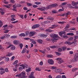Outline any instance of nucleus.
<instances>
[{"label":"nucleus","mask_w":78,"mask_h":78,"mask_svg":"<svg viewBox=\"0 0 78 78\" xmlns=\"http://www.w3.org/2000/svg\"><path fill=\"white\" fill-rule=\"evenodd\" d=\"M53 38L51 39V41H52V42H56V41L58 40V39L56 38H59V37L57 34H54L53 35Z\"/></svg>","instance_id":"1"},{"label":"nucleus","mask_w":78,"mask_h":78,"mask_svg":"<svg viewBox=\"0 0 78 78\" xmlns=\"http://www.w3.org/2000/svg\"><path fill=\"white\" fill-rule=\"evenodd\" d=\"M78 60V53H76L75 54L74 58L71 60V62H77Z\"/></svg>","instance_id":"2"},{"label":"nucleus","mask_w":78,"mask_h":78,"mask_svg":"<svg viewBox=\"0 0 78 78\" xmlns=\"http://www.w3.org/2000/svg\"><path fill=\"white\" fill-rule=\"evenodd\" d=\"M48 8V6L47 7L45 8V7H42V8H38L37 9L38 10H40V11H45V10H47V9H48L49 8Z\"/></svg>","instance_id":"3"},{"label":"nucleus","mask_w":78,"mask_h":78,"mask_svg":"<svg viewBox=\"0 0 78 78\" xmlns=\"http://www.w3.org/2000/svg\"><path fill=\"white\" fill-rule=\"evenodd\" d=\"M58 5L57 4H52L49 5H48V8H52V7H56L58 6Z\"/></svg>","instance_id":"4"},{"label":"nucleus","mask_w":78,"mask_h":78,"mask_svg":"<svg viewBox=\"0 0 78 78\" xmlns=\"http://www.w3.org/2000/svg\"><path fill=\"white\" fill-rule=\"evenodd\" d=\"M56 60L58 61V63L59 64H62L64 61H62V58H56Z\"/></svg>","instance_id":"5"},{"label":"nucleus","mask_w":78,"mask_h":78,"mask_svg":"<svg viewBox=\"0 0 78 78\" xmlns=\"http://www.w3.org/2000/svg\"><path fill=\"white\" fill-rule=\"evenodd\" d=\"M48 62L49 64H51V65H53L54 64V62H53V60L52 59H48Z\"/></svg>","instance_id":"6"},{"label":"nucleus","mask_w":78,"mask_h":78,"mask_svg":"<svg viewBox=\"0 0 78 78\" xmlns=\"http://www.w3.org/2000/svg\"><path fill=\"white\" fill-rule=\"evenodd\" d=\"M39 27H40V25L39 24H36L34 25L32 27V29H35L37 28H39Z\"/></svg>","instance_id":"7"},{"label":"nucleus","mask_w":78,"mask_h":78,"mask_svg":"<svg viewBox=\"0 0 78 78\" xmlns=\"http://www.w3.org/2000/svg\"><path fill=\"white\" fill-rule=\"evenodd\" d=\"M36 34V32L34 31H30L29 33L30 36H33Z\"/></svg>","instance_id":"8"},{"label":"nucleus","mask_w":78,"mask_h":78,"mask_svg":"<svg viewBox=\"0 0 78 78\" xmlns=\"http://www.w3.org/2000/svg\"><path fill=\"white\" fill-rule=\"evenodd\" d=\"M13 43L15 45H18L20 44V42L18 40H15L13 41Z\"/></svg>","instance_id":"9"},{"label":"nucleus","mask_w":78,"mask_h":78,"mask_svg":"<svg viewBox=\"0 0 78 78\" xmlns=\"http://www.w3.org/2000/svg\"><path fill=\"white\" fill-rule=\"evenodd\" d=\"M52 27H49V28L51 29H53V28H55L56 27H58V25H55V24H53L51 26Z\"/></svg>","instance_id":"10"},{"label":"nucleus","mask_w":78,"mask_h":78,"mask_svg":"<svg viewBox=\"0 0 78 78\" xmlns=\"http://www.w3.org/2000/svg\"><path fill=\"white\" fill-rule=\"evenodd\" d=\"M34 73L32 72L29 76L30 78H35V77L34 76Z\"/></svg>","instance_id":"11"},{"label":"nucleus","mask_w":78,"mask_h":78,"mask_svg":"<svg viewBox=\"0 0 78 78\" xmlns=\"http://www.w3.org/2000/svg\"><path fill=\"white\" fill-rule=\"evenodd\" d=\"M55 72L56 73H58V72H62V70L60 69H56L55 70Z\"/></svg>","instance_id":"12"},{"label":"nucleus","mask_w":78,"mask_h":78,"mask_svg":"<svg viewBox=\"0 0 78 78\" xmlns=\"http://www.w3.org/2000/svg\"><path fill=\"white\" fill-rule=\"evenodd\" d=\"M65 32L64 31H61L59 33V34L60 36H61V37H62V35L64 34H65Z\"/></svg>","instance_id":"13"},{"label":"nucleus","mask_w":78,"mask_h":78,"mask_svg":"<svg viewBox=\"0 0 78 78\" xmlns=\"http://www.w3.org/2000/svg\"><path fill=\"white\" fill-rule=\"evenodd\" d=\"M27 48H24L22 51L21 52V53H22V54H23V53H25V52H26V51H27Z\"/></svg>","instance_id":"14"},{"label":"nucleus","mask_w":78,"mask_h":78,"mask_svg":"<svg viewBox=\"0 0 78 78\" xmlns=\"http://www.w3.org/2000/svg\"><path fill=\"white\" fill-rule=\"evenodd\" d=\"M40 36L41 37H47V35L44 34H40Z\"/></svg>","instance_id":"15"},{"label":"nucleus","mask_w":78,"mask_h":78,"mask_svg":"<svg viewBox=\"0 0 78 78\" xmlns=\"http://www.w3.org/2000/svg\"><path fill=\"white\" fill-rule=\"evenodd\" d=\"M37 42H38L39 44H42V43L43 41L41 39H37Z\"/></svg>","instance_id":"16"},{"label":"nucleus","mask_w":78,"mask_h":78,"mask_svg":"<svg viewBox=\"0 0 78 78\" xmlns=\"http://www.w3.org/2000/svg\"><path fill=\"white\" fill-rule=\"evenodd\" d=\"M4 36L5 38H8L9 37H10V35L8 34H5Z\"/></svg>","instance_id":"17"},{"label":"nucleus","mask_w":78,"mask_h":78,"mask_svg":"<svg viewBox=\"0 0 78 78\" xmlns=\"http://www.w3.org/2000/svg\"><path fill=\"white\" fill-rule=\"evenodd\" d=\"M19 36H20L21 37H25L26 36V35L24 34V33H21L19 35Z\"/></svg>","instance_id":"18"},{"label":"nucleus","mask_w":78,"mask_h":78,"mask_svg":"<svg viewBox=\"0 0 78 78\" xmlns=\"http://www.w3.org/2000/svg\"><path fill=\"white\" fill-rule=\"evenodd\" d=\"M64 44H68L69 45H70L71 44V42L67 41H66L64 42Z\"/></svg>","instance_id":"19"},{"label":"nucleus","mask_w":78,"mask_h":78,"mask_svg":"<svg viewBox=\"0 0 78 78\" xmlns=\"http://www.w3.org/2000/svg\"><path fill=\"white\" fill-rule=\"evenodd\" d=\"M73 40V37H69L68 39L69 41H72Z\"/></svg>","instance_id":"20"},{"label":"nucleus","mask_w":78,"mask_h":78,"mask_svg":"<svg viewBox=\"0 0 78 78\" xmlns=\"http://www.w3.org/2000/svg\"><path fill=\"white\" fill-rule=\"evenodd\" d=\"M78 70V68H73L72 69V71L73 72H75V71H76Z\"/></svg>","instance_id":"21"},{"label":"nucleus","mask_w":78,"mask_h":78,"mask_svg":"<svg viewBox=\"0 0 78 78\" xmlns=\"http://www.w3.org/2000/svg\"><path fill=\"white\" fill-rule=\"evenodd\" d=\"M17 37V36L16 35L12 36L10 37L11 39H16Z\"/></svg>","instance_id":"22"},{"label":"nucleus","mask_w":78,"mask_h":78,"mask_svg":"<svg viewBox=\"0 0 78 78\" xmlns=\"http://www.w3.org/2000/svg\"><path fill=\"white\" fill-rule=\"evenodd\" d=\"M76 42H77L76 40H74L72 42H71V45L73 44H76Z\"/></svg>","instance_id":"23"},{"label":"nucleus","mask_w":78,"mask_h":78,"mask_svg":"<svg viewBox=\"0 0 78 78\" xmlns=\"http://www.w3.org/2000/svg\"><path fill=\"white\" fill-rule=\"evenodd\" d=\"M46 31H47V32H49L50 33H51L53 31V30L51 29H47L46 30Z\"/></svg>","instance_id":"24"},{"label":"nucleus","mask_w":78,"mask_h":78,"mask_svg":"<svg viewBox=\"0 0 78 78\" xmlns=\"http://www.w3.org/2000/svg\"><path fill=\"white\" fill-rule=\"evenodd\" d=\"M13 70L15 72H17V68L14 67L12 68Z\"/></svg>","instance_id":"25"},{"label":"nucleus","mask_w":78,"mask_h":78,"mask_svg":"<svg viewBox=\"0 0 78 78\" xmlns=\"http://www.w3.org/2000/svg\"><path fill=\"white\" fill-rule=\"evenodd\" d=\"M13 55V54L12 52L9 53L7 55H6V56H12Z\"/></svg>","instance_id":"26"},{"label":"nucleus","mask_w":78,"mask_h":78,"mask_svg":"<svg viewBox=\"0 0 78 78\" xmlns=\"http://www.w3.org/2000/svg\"><path fill=\"white\" fill-rule=\"evenodd\" d=\"M18 62H19V61L18 60H16L13 63V65H15V64H17V63H18Z\"/></svg>","instance_id":"27"},{"label":"nucleus","mask_w":78,"mask_h":78,"mask_svg":"<svg viewBox=\"0 0 78 78\" xmlns=\"http://www.w3.org/2000/svg\"><path fill=\"white\" fill-rule=\"evenodd\" d=\"M26 70L27 72H29L31 71V69L30 68H29L28 69H26Z\"/></svg>","instance_id":"28"},{"label":"nucleus","mask_w":78,"mask_h":78,"mask_svg":"<svg viewBox=\"0 0 78 78\" xmlns=\"http://www.w3.org/2000/svg\"><path fill=\"white\" fill-rule=\"evenodd\" d=\"M11 49L12 50H14L16 49V47L14 46H12L11 47Z\"/></svg>","instance_id":"29"},{"label":"nucleus","mask_w":78,"mask_h":78,"mask_svg":"<svg viewBox=\"0 0 78 78\" xmlns=\"http://www.w3.org/2000/svg\"><path fill=\"white\" fill-rule=\"evenodd\" d=\"M67 35L68 36H73L74 34L73 33H68L67 34Z\"/></svg>","instance_id":"30"},{"label":"nucleus","mask_w":78,"mask_h":78,"mask_svg":"<svg viewBox=\"0 0 78 78\" xmlns=\"http://www.w3.org/2000/svg\"><path fill=\"white\" fill-rule=\"evenodd\" d=\"M63 38L65 39H68V38H69V37L67 36V35H66L65 34L63 35Z\"/></svg>","instance_id":"31"},{"label":"nucleus","mask_w":78,"mask_h":78,"mask_svg":"<svg viewBox=\"0 0 78 78\" xmlns=\"http://www.w3.org/2000/svg\"><path fill=\"white\" fill-rule=\"evenodd\" d=\"M48 19L49 20H54V18H52L51 17H48Z\"/></svg>","instance_id":"32"},{"label":"nucleus","mask_w":78,"mask_h":78,"mask_svg":"<svg viewBox=\"0 0 78 78\" xmlns=\"http://www.w3.org/2000/svg\"><path fill=\"white\" fill-rule=\"evenodd\" d=\"M4 33H8L9 31V30H5H5H4Z\"/></svg>","instance_id":"33"},{"label":"nucleus","mask_w":78,"mask_h":78,"mask_svg":"<svg viewBox=\"0 0 78 78\" xmlns=\"http://www.w3.org/2000/svg\"><path fill=\"white\" fill-rule=\"evenodd\" d=\"M27 5L28 6H32V5H33L32 4L29 3H28V2H27Z\"/></svg>","instance_id":"34"},{"label":"nucleus","mask_w":78,"mask_h":78,"mask_svg":"<svg viewBox=\"0 0 78 78\" xmlns=\"http://www.w3.org/2000/svg\"><path fill=\"white\" fill-rule=\"evenodd\" d=\"M4 58H5V56H4L3 57H0V61H1L2 60H3Z\"/></svg>","instance_id":"35"},{"label":"nucleus","mask_w":78,"mask_h":78,"mask_svg":"<svg viewBox=\"0 0 78 78\" xmlns=\"http://www.w3.org/2000/svg\"><path fill=\"white\" fill-rule=\"evenodd\" d=\"M56 66H52L51 67L50 69L52 70H53L54 69H56Z\"/></svg>","instance_id":"36"},{"label":"nucleus","mask_w":78,"mask_h":78,"mask_svg":"<svg viewBox=\"0 0 78 78\" xmlns=\"http://www.w3.org/2000/svg\"><path fill=\"white\" fill-rule=\"evenodd\" d=\"M8 27V25L7 24H6L5 25L3 26L2 27V28H4L3 29V30H5L6 28V27Z\"/></svg>","instance_id":"37"},{"label":"nucleus","mask_w":78,"mask_h":78,"mask_svg":"<svg viewBox=\"0 0 78 78\" xmlns=\"http://www.w3.org/2000/svg\"><path fill=\"white\" fill-rule=\"evenodd\" d=\"M35 4H36V5H41V2H35Z\"/></svg>","instance_id":"38"},{"label":"nucleus","mask_w":78,"mask_h":78,"mask_svg":"<svg viewBox=\"0 0 78 78\" xmlns=\"http://www.w3.org/2000/svg\"><path fill=\"white\" fill-rule=\"evenodd\" d=\"M48 58H53V55H48L47 56Z\"/></svg>","instance_id":"39"},{"label":"nucleus","mask_w":78,"mask_h":78,"mask_svg":"<svg viewBox=\"0 0 78 78\" xmlns=\"http://www.w3.org/2000/svg\"><path fill=\"white\" fill-rule=\"evenodd\" d=\"M35 70H36V71H41V69H39V68L38 67H36L35 68Z\"/></svg>","instance_id":"40"},{"label":"nucleus","mask_w":78,"mask_h":78,"mask_svg":"<svg viewBox=\"0 0 78 78\" xmlns=\"http://www.w3.org/2000/svg\"><path fill=\"white\" fill-rule=\"evenodd\" d=\"M50 47L51 48H56V46H50Z\"/></svg>","instance_id":"41"},{"label":"nucleus","mask_w":78,"mask_h":78,"mask_svg":"<svg viewBox=\"0 0 78 78\" xmlns=\"http://www.w3.org/2000/svg\"><path fill=\"white\" fill-rule=\"evenodd\" d=\"M66 16H68V15H70V12H67V13H66Z\"/></svg>","instance_id":"42"},{"label":"nucleus","mask_w":78,"mask_h":78,"mask_svg":"<svg viewBox=\"0 0 78 78\" xmlns=\"http://www.w3.org/2000/svg\"><path fill=\"white\" fill-rule=\"evenodd\" d=\"M62 51V49L61 48H58V52H61Z\"/></svg>","instance_id":"43"},{"label":"nucleus","mask_w":78,"mask_h":78,"mask_svg":"<svg viewBox=\"0 0 78 78\" xmlns=\"http://www.w3.org/2000/svg\"><path fill=\"white\" fill-rule=\"evenodd\" d=\"M46 51L45 50H44V51H42L41 50H39V51L40 52H41V53H45V52Z\"/></svg>","instance_id":"44"},{"label":"nucleus","mask_w":78,"mask_h":78,"mask_svg":"<svg viewBox=\"0 0 78 78\" xmlns=\"http://www.w3.org/2000/svg\"><path fill=\"white\" fill-rule=\"evenodd\" d=\"M20 48L21 49H22V47H23V44L22 43L20 44Z\"/></svg>","instance_id":"45"},{"label":"nucleus","mask_w":78,"mask_h":78,"mask_svg":"<svg viewBox=\"0 0 78 78\" xmlns=\"http://www.w3.org/2000/svg\"><path fill=\"white\" fill-rule=\"evenodd\" d=\"M3 2L5 4H8V2L6 1V0H3Z\"/></svg>","instance_id":"46"},{"label":"nucleus","mask_w":78,"mask_h":78,"mask_svg":"<svg viewBox=\"0 0 78 78\" xmlns=\"http://www.w3.org/2000/svg\"><path fill=\"white\" fill-rule=\"evenodd\" d=\"M58 23H59V24H64V23H66V22H65L62 21V22H58Z\"/></svg>","instance_id":"47"},{"label":"nucleus","mask_w":78,"mask_h":78,"mask_svg":"<svg viewBox=\"0 0 78 78\" xmlns=\"http://www.w3.org/2000/svg\"><path fill=\"white\" fill-rule=\"evenodd\" d=\"M5 73V71H0V74L1 75H3V73Z\"/></svg>","instance_id":"48"},{"label":"nucleus","mask_w":78,"mask_h":78,"mask_svg":"<svg viewBox=\"0 0 78 78\" xmlns=\"http://www.w3.org/2000/svg\"><path fill=\"white\" fill-rule=\"evenodd\" d=\"M55 53H56V55H57V56H59L61 55V54H60V53H59L57 52H55Z\"/></svg>","instance_id":"49"},{"label":"nucleus","mask_w":78,"mask_h":78,"mask_svg":"<svg viewBox=\"0 0 78 78\" xmlns=\"http://www.w3.org/2000/svg\"><path fill=\"white\" fill-rule=\"evenodd\" d=\"M62 6H64V5H67V2H63L61 4Z\"/></svg>","instance_id":"50"},{"label":"nucleus","mask_w":78,"mask_h":78,"mask_svg":"<svg viewBox=\"0 0 78 78\" xmlns=\"http://www.w3.org/2000/svg\"><path fill=\"white\" fill-rule=\"evenodd\" d=\"M11 17L12 18H15L16 17V16L15 15H11Z\"/></svg>","instance_id":"51"},{"label":"nucleus","mask_w":78,"mask_h":78,"mask_svg":"<svg viewBox=\"0 0 78 78\" xmlns=\"http://www.w3.org/2000/svg\"><path fill=\"white\" fill-rule=\"evenodd\" d=\"M62 48L63 49V51H64V50H66V47H62Z\"/></svg>","instance_id":"52"},{"label":"nucleus","mask_w":78,"mask_h":78,"mask_svg":"<svg viewBox=\"0 0 78 78\" xmlns=\"http://www.w3.org/2000/svg\"><path fill=\"white\" fill-rule=\"evenodd\" d=\"M23 70V68L22 67H20L19 68V70H20V71H22Z\"/></svg>","instance_id":"53"},{"label":"nucleus","mask_w":78,"mask_h":78,"mask_svg":"<svg viewBox=\"0 0 78 78\" xmlns=\"http://www.w3.org/2000/svg\"><path fill=\"white\" fill-rule=\"evenodd\" d=\"M5 59L6 61H9V58L8 57L5 58Z\"/></svg>","instance_id":"54"},{"label":"nucleus","mask_w":78,"mask_h":78,"mask_svg":"<svg viewBox=\"0 0 78 78\" xmlns=\"http://www.w3.org/2000/svg\"><path fill=\"white\" fill-rule=\"evenodd\" d=\"M11 23H18V20H16L15 21H14L13 22H12Z\"/></svg>","instance_id":"55"},{"label":"nucleus","mask_w":78,"mask_h":78,"mask_svg":"<svg viewBox=\"0 0 78 78\" xmlns=\"http://www.w3.org/2000/svg\"><path fill=\"white\" fill-rule=\"evenodd\" d=\"M4 7H5V8H8L9 9V8H10V7L8 5H4Z\"/></svg>","instance_id":"56"},{"label":"nucleus","mask_w":78,"mask_h":78,"mask_svg":"<svg viewBox=\"0 0 78 78\" xmlns=\"http://www.w3.org/2000/svg\"><path fill=\"white\" fill-rule=\"evenodd\" d=\"M69 26H70V25H69V24H67L66 27V28H69Z\"/></svg>","instance_id":"57"},{"label":"nucleus","mask_w":78,"mask_h":78,"mask_svg":"<svg viewBox=\"0 0 78 78\" xmlns=\"http://www.w3.org/2000/svg\"><path fill=\"white\" fill-rule=\"evenodd\" d=\"M5 72H8V68H6L5 69Z\"/></svg>","instance_id":"58"},{"label":"nucleus","mask_w":78,"mask_h":78,"mask_svg":"<svg viewBox=\"0 0 78 78\" xmlns=\"http://www.w3.org/2000/svg\"><path fill=\"white\" fill-rule=\"evenodd\" d=\"M26 34V36H28L29 34V32L28 31H27L25 32Z\"/></svg>","instance_id":"59"},{"label":"nucleus","mask_w":78,"mask_h":78,"mask_svg":"<svg viewBox=\"0 0 78 78\" xmlns=\"http://www.w3.org/2000/svg\"><path fill=\"white\" fill-rule=\"evenodd\" d=\"M61 78V75H60L57 76L55 77V78Z\"/></svg>","instance_id":"60"},{"label":"nucleus","mask_w":78,"mask_h":78,"mask_svg":"<svg viewBox=\"0 0 78 78\" xmlns=\"http://www.w3.org/2000/svg\"><path fill=\"white\" fill-rule=\"evenodd\" d=\"M24 40H30V38L29 37L24 38Z\"/></svg>","instance_id":"61"},{"label":"nucleus","mask_w":78,"mask_h":78,"mask_svg":"<svg viewBox=\"0 0 78 78\" xmlns=\"http://www.w3.org/2000/svg\"><path fill=\"white\" fill-rule=\"evenodd\" d=\"M5 36L4 35L3 36H2L0 37L1 39H5Z\"/></svg>","instance_id":"62"},{"label":"nucleus","mask_w":78,"mask_h":78,"mask_svg":"<svg viewBox=\"0 0 78 78\" xmlns=\"http://www.w3.org/2000/svg\"><path fill=\"white\" fill-rule=\"evenodd\" d=\"M39 64L40 66H42V65H43V62H42V61H41L40 62Z\"/></svg>","instance_id":"63"},{"label":"nucleus","mask_w":78,"mask_h":78,"mask_svg":"<svg viewBox=\"0 0 78 78\" xmlns=\"http://www.w3.org/2000/svg\"><path fill=\"white\" fill-rule=\"evenodd\" d=\"M32 44H36V41H34V40L32 42Z\"/></svg>","instance_id":"64"}]
</instances>
